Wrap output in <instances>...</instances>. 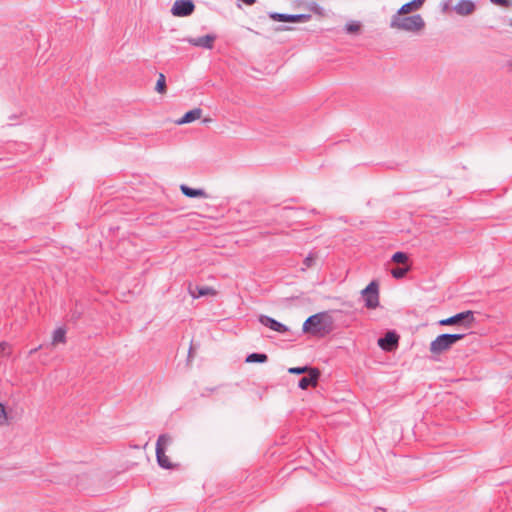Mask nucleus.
<instances>
[{"label":"nucleus","mask_w":512,"mask_h":512,"mask_svg":"<svg viewBox=\"0 0 512 512\" xmlns=\"http://www.w3.org/2000/svg\"><path fill=\"white\" fill-rule=\"evenodd\" d=\"M294 208L291 207H285L284 210H293Z\"/></svg>","instance_id":"nucleus-31"},{"label":"nucleus","mask_w":512,"mask_h":512,"mask_svg":"<svg viewBox=\"0 0 512 512\" xmlns=\"http://www.w3.org/2000/svg\"><path fill=\"white\" fill-rule=\"evenodd\" d=\"M320 378V371L317 368L311 369L306 376H303L298 381V387L302 390L307 389L310 386H316Z\"/></svg>","instance_id":"nucleus-10"},{"label":"nucleus","mask_w":512,"mask_h":512,"mask_svg":"<svg viewBox=\"0 0 512 512\" xmlns=\"http://www.w3.org/2000/svg\"><path fill=\"white\" fill-rule=\"evenodd\" d=\"M493 4L501 6V7H509L511 5V0H490Z\"/></svg>","instance_id":"nucleus-27"},{"label":"nucleus","mask_w":512,"mask_h":512,"mask_svg":"<svg viewBox=\"0 0 512 512\" xmlns=\"http://www.w3.org/2000/svg\"><path fill=\"white\" fill-rule=\"evenodd\" d=\"M209 391L213 392V391H215V388H210Z\"/></svg>","instance_id":"nucleus-33"},{"label":"nucleus","mask_w":512,"mask_h":512,"mask_svg":"<svg viewBox=\"0 0 512 512\" xmlns=\"http://www.w3.org/2000/svg\"><path fill=\"white\" fill-rule=\"evenodd\" d=\"M156 460L158 465L163 469H173L175 465L169 460L165 454V448H156Z\"/></svg>","instance_id":"nucleus-15"},{"label":"nucleus","mask_w":512,"mask_h":512,"mask_svg":"<svg viewBox=\"0 0 512 512\" xmlns=\"http://www.w3.org/2000/svg\"><path fill=\"white\" fill-rule=\"evenodd\" d=\"M362 25L359 21L351 20L345 24L344 30L347 34L358 35L361 33Z\"/></svg>","instance_id":"nucleus-19"},{"label":"nucleus","mask_w":512,"mask_h":512,"mask_svg":"<svg viewBox=\"0 0 512 512\" xmlns=\"http://www.w3.org/2000/svg\"><path fill=\"white\" fill-rule=\"evenodd\" d=\"M398 342L399 336L394 331H389L383 337L378 339V345L384 351H392L396 349Z\"/></svg>","instance_id":"nucleus-9"},{"label":"nucleus","mask_w":512,"mask_h":512,"mask_svg":"<svg viewBox=\"0 0 512 512\" xmlns=\"http://www.w3.org/2000/svg\"><path fill=\"white\" fill-rule=\"evenodd\" d=\"M268 361V356L265 353L253 352L246 356V363H265Z\"/></svg>","instance_id":"nucleus-18"},{"label":"nucleus","mask_w":512,"mask_h":512,"mask_svg":"<svg viewBox=\"0 0 512 512\" xmlns=\"http://www.w3.org/2000/svg\"><path fill=\"white\" fill-rule=\"evenodd\" d=\"M361 295L367 309H375L379 306V283L372 280L362 291Z\"/></svg>","instance_id":"nucleus-6"},{"label":"nucleus","mask_w":512,"mask_h":512,"mask_svg":"<svg viewBox=\"0 0 512 512\" xmlns=\"http://www.w3.org/2000/svg\"><path fill=\"white\" fill-rule=\"evenodd\" d=\"M214 40H215V36L205 35V36H202L199 38L189 39L188 42L193 46L211 49L213 47Z\"/></svg>","instance_id":"nucleus-14"},{"label":"nucleus","mask_w":512,"mask_h":512,"mask_svg":"<svg viewBox=\"0 0 512 512\" xmlns=\"http://www.w3.org/2000/svg\"><path fill=\"white\" fill-rule=\"evenodd\" d=\"M391 260L395 263H405L408 260V255L405 252L397 251L392 255Z\"/></svg>","instance_id":"nucleus-24"},{"label":"nucleus","mask_w":512,"mask_h":512,"mask_svg":"<svg viewBox=\"0 0 512 512\" xmlns=\"http://www.w3.org/2000/svg\"><path fill=\"white\" fill-rule=\"evenodd\" d=\"M180 191L187 198H208V194L202 188H192L186 184H181Z\"/></svg>","instance_id":"nucleus-12"},{"label":"nucleus","mask_w":512,"mask_h":512,"mask_svg":"<svg viewBox=\"0 0 512 512\" xmlns=\"http://www.w3.org/2000/svg\"><path fill=\"white\" fill-rule=\"evenodd\" d=\"M305 261L307 262V265H309V263H310V261H311L310 257H307V258L305 259Z\"/></svg>","instance_id":"nucleus-29"},{"label":"nucleus","mask_w":512,"mask_h":512,"mask_svg":"<svg viewBox=\"0 0 512 512\" xmlns=\"http://www.w3.org/2000/svg\"><path fill=\"white\" fill-rule=\"evenodd\" d=\"M155 90L160 94H164L166 92V79H165L164 74H162V73H160L158 76Z\"/></svg>","instance_id":"nucleus-21"},{"label":"nucleus","mask_w":512,"mask_h":512,"mask_svg":"<svg viewBox=\"0 0 512 512\" xmlns=\"http://www.w3.org/2000/svg\"><path fill=\"white\" fill-rule=\"evenodd\" d=\"M509 67L512 70V60L509 62Z\"/></svg>","instance_id":"nucleus-32"},{"label":"nucleus","mask_w":512,"mask_h":512,"mask_svg":"<svg viewBox=\"0 0 512 512\" xmlns=\"http://www.w3.org/2000/svg\"><path fill=\"white\" fill-rule=\"evenodd\" d=\"M311 369H314V368L309 365L290 367L288 369V373L295 374V375H301L304 373H308L309 371H311Z\"/></svg>","instance_id":"nucleus-22"},{"label":"nucleus","mask_w":512,"mask_h":512,"mask_svg":"<svg viewBox=\"0 0 512 512\" xmlns=\"http://www.w3.org/2000/svg\"><path fill=\"white\" fill-rule=\"evenodd\" d=\"M193 11L194 4L191 0H176L171 9L172 14L178 17L188 16Z\"/></svg>","instance_id":"nucleus-7"},{"label":"nucleus","mask_w":512,"mask_h":512,"mask_svg":"<svg viewBox=\"0 0 512 512\" xmlns=\"http://www.w3.org/2000/svg\"><path fill=\"white\" fill-rule=\"evenodd\" d=\"M258 321L265 327H268L269 329L284 334L289 331V327L285 324L279 322L278 320L268 316L261 314L258 318Z\"/></svg>","instance_id":"nucleus-8"},{"label":"nucleus","mask_w":512,"mask_h":512,"mask_svg":"<svg viewBox=\"0 0 512 512\" xmlns=\"http://www.w3.org/2000/svg\"><path fill=\"white\" fill-rule=\"evenodd\" d=\"M195 121H200V124L202 125H211L215 123L214 119L209 114H205L201 108H194L186 112L181 118L169 121L167 124L180 126L190 124Z\"/></svg>","instance_id":"nucleus-4"},{"label":"nucleus","mask_w":512,"mask_h":512,"mask_svg":"<svg viewBox=\"0 0 512 512\" xmlns=\"http://www.w3.org/2000/svg\"><path fill=\"white\" fill-rule=\"evenodd\" d=\"M270 17L275 21L280 22H306L310 16L305 14H298V15H289V14H281V13H271Z\"/></svg>","instance_id":"nucleus-11"},{"label":"nucleus","mask_w":512,"mask_h":512,"mask_svg":"<svg viewBox=\"0 0 512 512\" xmlns=\"http://www.w3.org/2000/svg\"><path fill=\"white\" fill-rule=\"evenodd\" d=\"M5 348H6V343H0V355L3 353Z\"/></svg>","instance_id":"nucleus-28"},{"label":"nucleus","mask_w":512,"mask_h":512,"mask_svg":"<svg viewBox=\"0 0 512 512\" xmlns=\"http://www.w3.org/2000/svg\"><path fill=\"white\" fill-rule=\"evenodd\" d=\"M424 2L425 0H412L402 5L398 11L400 13H411L413 11H417L423 6Z\"/></svg>","instance_id":"nucleus-17"},{"label":"nucleus","mask_w":512,"mask_h":512,"mask_svg":"<svg viewBox=\"0 0 512 512\" xmlns=\"http://www.w3.org/2000/svg\"><path fill=\"white\" fill-rule=\"evenodd\" d=\"M475 321L474 313L470 310L459 312L438 321L440 326H463L470 328Z\"/></svg>","instance_id":"nucleus-5"},{"label":"nucleus","mask_w":512,"mask_h":512,"mask_svg":"<svg viewBox=\"0 0 512 512\" xmlns=\"http://www.w3.org/2000/svg\"><path fill=\"white\" fill-rule=\"evenodd\" d=\"M408 14L397 11L391 18L390 27L410 33L421 32L425 27V21L422 16L419 14L408 16Z\"/></svg>","instance_id":"nucleus-2"},{"label":"nucleus","mask_w":512,"mask_h":512,"mask_svg":"<svg viewBox=\"0 0 512 512\" xmlns=\"http://www.w3.org/2000/svg\"><path fill=\"white\" fill-rule=\"evenodd\" d=\"M191 353H192V347L189 348V352H188L189 357L191 356Z\"/></svg>","instance_id":"nucleus-30"},{"label":"nucleus","mask_w":512,"mask_h":512,"mask_svg":"<svg viewBox=\"0 0 512 512\" xmlns=\"http://www.w3.org/2000/svg\"><path fill=\"white\" fill-rule=\"evenodd\" d=\"M53 344L65 343L66 342V330L63 327H59L53 332L52 338Z\"/></svg>","instance_id":"nucleus-20"},{"label":"nucleus","mask_w":512,"mask_h":512,"mask_svg":"<svg viewBox=\"0 0 512 512\" xmlns=\"http://www.w3.org/2000/svg\"><path fill=\"white\" fill-rule=\"evenodd\" d=\"M408 270H409L408 267H398V268L391 270V275L395 279H401L407 274Z\"/></svg>","instance_id":"nucleus-25"},{"label":"nucleus","mask_w":512,"mask_h":512,"mask_svg":"<svg viewBox=\"0 0 512 512\" xmlns=\"http://www.w3.org/2000/svg\"><path fill=\"white\" fill-rule=\"evenodd\" d=\"M189 293L193 298H201L208 295H215L216 291L208 286H195L189 289Z\"/></svg>","instance_id":"nucleus-16"},{"label":"nucleus","mask_w":512,"mask_h":512,"mask_svg":"<svg viewBox=\"0 0 512 512\" xmlns=\"http://www.w3.org/2000/svg\"><path fill=\"white\" fill-rule=\"evenodd\" d=\"M8 417L6 407L3 403H0V425L7 424Z\"/></svg>","instance_id":"nucleus-26"},{"label":"nucleus","mask_w":512,"mask_h":512,"mask_svg":"<svg viewBox=\"0 0 512 512\" xmlns=\"http://www.w3.org/2000/svg\"><path fill=\"white\" fill-rule=\"evenodd\" d=\"M454 10L461 16H467L474 12L475 4L471 0H461L455 5Z\"/></svg>","instance_id":"nucleus-13"},{"label":"nucleus","mask_w":512,"mask_h":512,"mask_svg":"<svg viewBox=\"0 0 512 512\" xmlns=\"http://www.w3.org/2000/svg\"><path fill=\"white\" fill-rule=\"evenodd\" d=\"M465 337L464 333H444L438 335L431 343L429 350L432 354L440 355L449 350L456 342Z\"/></svg>","instance_id":"nucleus-3"},{"label":"nucleus","mask_w":512,"mask_h":512,"mask_svg":"<svg viewBox=\"0 0 512 512\" xmlns=\"http://www.w3.org/2000/svg\"><path fill=\"white\" fill-rule=\"evenodd\" d=\"M170 443L171 437L168 434H161L157 439L156 448H165Z\"/></svg>","instance_id":"nucleus-23"},{"label":"nucleus","mask_w":512,"mask_h":512,"mask_svg":"<svg viewBox=\"0 0 512 512\" xmlns=\"http://www.w3.org/2000/svg\"><path fill=\"white\" fill-rule=\"evenodd\" d=\"M333 330V319L328 312H319L309 316L302 326V331L315 337H325Z\"/></svg>","instance_id":"nucleus-1"}]
</instances>
